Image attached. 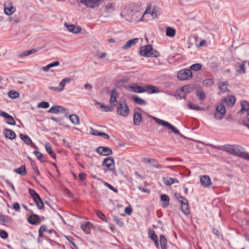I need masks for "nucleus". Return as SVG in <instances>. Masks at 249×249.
I'll use <instances>...</instances> for the list:
<instances>
[{
  "label": "nucleus",
  "instance_id": "obj_40",
  "mask_svg": "<svg viewBox=\"0 0 249 249\" xmlns=\"http://www.w3.org/2000/svg\"><path fill=\"white\" fill-rule=\"evenodd\" d=\"M188 107L190 109H193L196 110H204V108L202 107H200L198 106L194 105L191 103H189L188 105Z\"/></svg>",
  "mask_w": 249,
  "mask_h": 249
},
{
  "label": "nucleus",
  "instance_id": "obj_14",
  "mask_svg": "<svg viewBox=\"0 0 249 249\" xmlns=\"http://www.w3.org/2000/svg\"><path fill=\"white\" fill-rule=\"evenodd\" d=\"M0 116H3L6 119V123L9 124L14 125L16 124L13 117L7 113L0 111Z\"/></svg>",
  "mask_w": 249,
  "mask_h": 249
},
{
  "label": "nucleus",
  "instance_id": "obj_60",
  "mask_svg": "<svg viewBox=\"0 0 249 249\" xmlns=\"http://www.w3.org/2000/svg\"><path fill=\"white\" fill-rule=\"evenodd\" d=\"M51 119L53 120V121H55L59 125L62 124V119L61 118L51 117Z\"/></svg>",
  "mask_w": 249,
  "mask_h": 249
},
{
  "label": "nucleus",
  "instance_id": "obj_47",
  "mask_svg": "<svg viewBox=\"0 0 249 249\" xmlns=\"http://www.w3.org/2000/svg\"><path fill=\"white\" fill-rule=\"evenodd\" d=\"M213 79H207L203 81V84L205 87H211L213 84Z\"/></svg>",
  "mask_w": 249,
  "mask_h": 249
},
{
  "label": "nucleus",
  "instance_id": "obj_51",
  "mask_svg": "<svg viewBox=\"0 0 249 249\" xmlns=\"http://www.w3.org/2000/svg\"><path fill=\"white\" fill-rule=\"evenodd\" d=\"M168 128L171 129L172 131L174 133L178 134L181 137L183 136V135L179 132V130L176 127H175L173 125H172L171 124L169 125Z\"/></svg>",
  "mask_w": 249,
  "mask_h": 249
},
{
  "label": "nucleus",
  "instance_id": "obj_15",
  "mask_svg": "<svg viewBox=\"0 0 249 249\" xmlns=\"http://www.w3.org/2000/svg\"><path fill=\"white\" fill-rule=\"evenodd\" d=\"M200 181L202 186L204 188H207L211 184L210 178L207 175H203L200 177Z\"/></svg>",
  "mask_w": 249,
  "mask_h": 249
},
{
  "label": "nucleus",
  "instance_id": "obj_3",
  "mask_svg": "<svg viewBox=\"0 0 249 249\" xmlns=\"http://www.w3.org/2000/svg\"><path fill=\"white\" fill-rule=\"evenodd\" d=\"M117 113L118 115L126 117L129 113V109L125 102H119L117 108Z\"/></svg>",
  "mask_w": 249,
  "mask_h": 249
},
{
  "label": "nucleus",
  "instance_id": "obj_13",
  "mask_svg": "<svg viewBox=\"0 0 249 249\" xmlns=\"http://www.w3.org/2000/svg\"><path fill=\"white\" fill-rule=\"evenodd\" d=\"M97 152L101 155L109 156L112 154L111 149L108 147L100 146L96 149Z\"/></svg>",
  "mask_w": 249,
  "mask_h": 249
},
{
  "label": "nucleus",
  "instance_id": "obj_64",
  "mask_svg": "<svg viewBox=\"0 0 249 249\" xmlns=\"http://www.w3.org/2000/svg\"><path fill=\"white\" fill-rule=\"evenodd\" d=\"M242 157L249 160V153L244 152L242 153Z\"/></svg>",
  "mask_w": 249,
  "mask_h": 249
},
{
  "label": "nucleus",
  "instance_id": "obj_1",
  "mask_svg": "<svg viewBox=\"0 0 249 249\" xmlns=\"http://www.w3.org/2000/svg\"><path fill=\"white\" fill-rule=\"evenodd\" d=\"M130 88L132 91L135 93L146 92L148 94L156 93V87L150 85L141 86L136 84H133L130 86Z\"/></svg>",
  "mask_w": 249,
  "mask_h": 249
},
{
  "label": "nucleus",
  "instance_id": "obj_30",
  "mask_svg": "<svg viewBox=\"0 0 249 249\" xmlns=\"http://www.w3.org/2000/svg\"><path fill=\"white\" fill-rule=\"evenodd\" d=\"M132 98L134 102L138 105H145L146 104V102L144 100L139 97L137 95L133 96Z\"/></svg>",
  "mask_w": 249,
  "mask_h": 249
},
{
  "label": "nucleus",
  "instance_id": "obj_44",
  "mask_svg": "<svg viewBox=\"0 0 249 249\" xmlns=\"http://www.w3.org/2000/svg\"><path fill=\"white\" fill-rule=\"evenodd\" d=\"M114 6H115V4L114 3H109V4H107L105 6V10L107 12L111 13V11H114Z\"/></svg>",
  "mask_w": 249,
  "mask_h": 249
},
{
  "label": "nucleus",
  "instance_id": "obj_46",
  "mask_svg": "<svg viewBox=\"0 0 249 249\" xmlns=\"http://www.w3.org/2000/svg\"><path fill=\"white\" fill-rule=\"evenodd\" d=\"M10 218L8 216L3 215H0V223L2 224H6L9 222Z\"/></svg>",
  "mask_w": 249,
  "mask_h": 249
},
{
  "label": "nucleus",
  "instance_id": "obj_52",
  "mask_svg": "<svg viewBox=\"0 0 249 249\" xmlns=\"http://www.w3.org/2000/svg\"><path fill=\"white\" fill-rule=\"evenodd\" d=\"M49 107V104L47 102H41L38 104L37 107L42 108H47Z\"/></svg>",
  "mask_w": 249,
  "mask_h": 249
},
{
  "label": "nucleus",
  "instance_id": "obj_32",
  "mask_svg": "<svg viewBox=\"0 0 249 249\" xmlns=\"http://www.w3.org/2000/svg\"><path fill=\"white\" fill-rule=\"evenodd\" d=\"M71 80L72 79L70 77L63 79L59 84V88L60 91H61L64 89L66 84L70 83Z\"/></svg>",
  "mask_w": 249,
  "mask_h": 249
},
{
  "label": "nucleus",
  "instance_id": "obj_58",
  "mask_svg": "<svg viewBox=\"0 0 249 249\" xmlns=\"http://www.w3.org/2000/svg\"><path fill=\"white\" fill-rule=\"evenodd\" d=\"M8 233L3 230H0V237L2 239H6L8 237Z\"/></svg>",
  "mask_w": 249,
  "mask_h": 249
},
{
  "label": "nucleus",
  "instance_id": "obj_21",
  "mask_svg": "<svg viewBox=\"0 0 249 249\" xmlns=\"http://www.w3.org/2000/svg\"><path fill=\"white\" fill-rule=\"evenodd\" d=\"M3 134L6 138L10 140H14L16 138V134L15 133L10 129H5Z\"/></svg>",
  "mask_w": 249,
  "mask_h": 249
},
{
  "label": "nucleus",
  "instance_id": "obj_61",
  "mask_svg": "<svg viewBox=\"0 0 249 249\" xmlns=\"http://www.w3.org/2000/svg\"><path fill=\"white\" fill-rule=\"evenodd\" d=\"M89 222H87L85 224H82L81 226V228L85 231H87L89 229Z\"/></svg>",
  "mask_w": 249,
  "mask_h": 249
},
{
  "label": "nucleus",
  "instance_id": "obj_24",
  "mask_svg": "<svg viewBox=\"0 0 249 249\" xmlns=\"http://www.w3.org/2000/svg\"><path fill=\"white\" fill-rule=\"evenodd\" d=\"M176 33V30L171 27H167L165 29V35L169 37H174Z\"/></svg>",
  "mask_w": 249,
  "mask_h": 249
},
{
  "label": "nucleus",
  "instance_id": "obj_53",
  "mask_svg": "<svg viewBox=\"0 0 249 249\" xmlns=\"http://www.w3.org/2000/svg\"><path fill=\"white\" fill-rule=\"evenodd\" d=\"M148 234L151 239L156 244V234L155 233L154 231L149 230L148 231Z\"/></svg>",
  "mask_w": 249,
  "mask_h": 249
},
{
  "label": "nucleus",
  "instance_id": "obj_16",
  "mask_svg": "<svg viewBox=\"0 0 249 249\" xmlns=\"http://www.w3.org/2000/svg\"><path fill=\"white\" fill-rule=\"evenodd\" d=\"M245 63L246 61H244L242 63H237L235 66V69L236 71L239 74H244L246 72V69L245 68Z\"/></svg>",
  "mask_w": 249,
  "mask_h": 249
},
{
  "label": "nucleus",
  "instance_id": "obj_23",
  "mask_svg": "<svg viewBox=\"0 0 249 249\" xmlns=\"http://www.w3.org/2000/svg\"><path fill=\"white\" fill-rule=\"evenodd\" d=\"M160 200L162 203V206L163 208H166L169 205L170 198L167 195H161Z\"/></svg>",
  "mask_w": 249,
  "mask_h": 249
},
{
  "label": "nucleus",
  "instance_id": "obj_5",
  "mask_svg": "<svg viewBox=\"0 0 249 249\" xmlns=\"http://www.w3.org/2000/svg\"><path fill=\"white\" fill-rule=\"evenodd\" d=\"M224 148L228 153L235 155H238L241 157H242V153L244 152L240 151V146L236 145L227 144L225 145Z\"/></svg>",
  "mask_w": 249,
  "mask_h": 249
},
{
  "label": "nucleus",
  "instance_id": "obj_22",
  "mask_svg": "<svg viewBox=\"0 0 249 249\" xmlns=\"http://www.w3.org/2000/svg\"><path fill=\"white\" fill-rule=\"evenodd\" d=\"M134 124L139 125L142 122L141 113L136 111H135L133 116Z\"/></svg>",
  "mask_w": 249,
  "mask_h": 249
},
{
  "label": "nucleus",
  "instance_id": "obj_49",
  "mask_svg": "<svg viewBox=\"0 0 249 249\" xmlns=\"http://www.w3.org/2000/svg\"><path fill=\"white\" fill-rule=\"evenodd\" d=\"M196 95L199 100H203L206 97L205 93L201 90H197L196 91Z\"/></svg>",
  "mask_w": 249,
  "mask_h": 249
},
{
  "label": "nucleus",
  "instance_id": "obj_43",
  "mask_svg": "<svg viewBox=\"0 0 249 249\" xmlns=\"http://www.w3.org/2000/svg\"><path fill=\"white\" fill-rule=\"evenodd\" d=\"M8 96L12 99H16L19 97V94L18 92L14 90H10L8 93Z\"/></svg>",
  "mask_w": 249,
  "mask_h": 249
},
{
  "label": "nucleus",
  "instance_id": "obj_12",
  "mask_svg": "<svg viewBox=\"0 0 249 249\" xmlns=\"http://www.w3.org/2000/svg\"><path fill=\"white\" fill-rule=\"evenodd\" d=\"M4 11L6 15L11 16L15 11V8L13 6L12 2L7 1L4 5Z\"/></svg>",
  "mask_w": 249,
  "mask_h": 249
},
{
  "label": "nucleus",
  "instance_id": "obj_48",
  "mask_svg": "<svg viewBox=\"0 0 249 249\" xmlns=\"http://www.w3.org/2000/svg\"><path fill=\"white\" fill-rule=\"evenodd\" d=\"M157 123L162 126L167 127V128H168L169 125L170 124V123L158 118H157Z\"/></svg>",
  "mask_w": 249,
  "mask_h": 249
},
{
  "label": "nucleus",
  "instance_id": "obj_55",
  "mask_svg": "<svg viewBox=\"0 0 249 249\" xmlns=\"http://www.w3.org/2000/svg\"><path fill=\"white\" fill-rule=\"evenodd\" d=\"M113 220L118 225L120 226H122L124 225L123 222L119 219V218L116 216H113Z\"/></svg>",
  "mask_w": 249,
  "mask_h": 249
},
{
  "label": "nucleus",
  "instance_id": "obj_42",
  "mask_svg": "<svg viewBox=\"0 0 249 249\" xmlns=\"http://www.w3.org/2000/svg\"><path fill=\"white\" fill-rule=\"evenodd\" d=\"M34 201L36 202V205L39 209H42L44 208V203L40 196L39 199L36 198L35 200H34Z\"/></svg>",
  "mask_w": 249,
  "mask_h": 249
},
{
  "label": "nucleus",
  "instance_id": "obj_31",
  "mask_svg": "<svg viewBox=\"0 0 249 249\" xmlns=\"http://www.w3.org/2000/svg\"><path fill=\"white\" fill-rule=\"evenodd\" d=\"M182 204L183 205H181L182 211L185 214L187 215L190 213L188 200H185V203H183Z\"/></svg>",
  "mask_w": 249,
  "mask_h": 249
},
{
  "label": "nucleus",
  "instance_id": "obj_7",
  "mask_svg": "<svg viewBox=\"0 0 249 249\" xmlns=\"http://www.w3.org/2000/svg\"><path fill=\"white\" fill-rule=\"evenodd\" d=\"M102 166L107 167L109 171H115V161L112 157L105 158L102 162Z\"/></svg>",
  "mask_w": 249,
  "mask_h": 249
},
{
  "label": "nucleus",
  "instance_id": "obj_10",
  "mask_svg": "<svg viewBox=\"0 0 249 249\" xmlns=\"http://www.w3.org/2000/svg\"><path fill=\"white\" fill-rule=\"evenodd\" d=\"M236 102V98L234 96L228 95L221 100V103L229 107H232Z\"/></svg>",
  "mask_w": 249,
  "mask_h": 249
},
{
  "label": "nucleus",
  "instance_id": "obj_56",
  "mask_svg": "<svg viewBox=\"0 0 249 249\" xmlns=\"http://www.w3.org/2000/svg\"><path fill=\"white\" fill-rule=\"evenodd\" d=\"M183 90L184 93L186 95L191 91V87L190 86H185L181 88Z\"/></svg>",
  "mask_w": 249,
  "mask_h": 249
},
{
  "label": "nucleus",
  "instance_id": "obj_63",
  "mask_svg": "<svg viewBox=\"0 0 249 249\" xmlns=\"http://www.w3.org/2000/svg\"><path fill=\"white\" fill-rule=\"evenodd\" d=\"M90 132L92 135H95V136H99V133H101V132H99L98 130L94 129L92 128H90Z\"/></svg>",
  "mask_w": 249,
  "mask_h": 249
},
{
  "label": "nucleus",
  "instance_id": "obj_18",
  "mask_svg": "<svg viewBox=\"0 0 249 249\" xmlns=\"http://www.w3.org/2000/svg\"><path fill=\"white\" fill-rule=\"evenodd\" d=\"M118 96V93L116 89H113L111 91V96L109 100L110 105L115 106L117 105V98Z\"/></svg>",
  "mask_w": 249,
  "mask_h": 249
},
{
  "label": "nucleus",
  "instance_id": "obj_39",
  "mask_svg": "<svg viewBox=\"0 0 249 249\" xmlns=\"http://www.w3.org/2000/svg\"><path fill=\"white\" fill-rule=\"evenodd\" d=\"M20 18L18 17H8L6 21L12 23H18L20 21Z\"/></svg>",
  "mask_w": 249,
  "mask_h": 249
},
{
  "label": "nucleus",
  "instance_id": "obj_41",
  "mask_svg": "<svg viewBox=\"0 0 249 249\" xmlns=\"http://www.w3.org/2000/svg\"><path fill=\"white\" fill-rule=\"evenodd\" d=\"M34 154L36 157V158L41 161V162H45L46 161V159L45 156L40 152L38 151H35Z\"/></svg>",
  "mask_w": 249,
  "mask_h": 249
},
{
  "label": "nucleus",
  "instance_id": "obj_29",
  "mask_svg": "<svg viewBox=\"0 0 249 249\" xmlns=\"http://www.w3.org/2000/svg\"><path fill=\"white\" fill-rule=\"evenodd\" d=\"M14 171L21 176H24L26 175L27 172L26 170L25 165H23L21 166L20 167L15 169Z\"/></svg>",
  "mask_w": 249,
  "mask_h": 249
},
{
  "label": "nucleus",
  "instance_id": "obj_2",
  "mask_svg": "<svg viewBox=\"0 0 249 249\" xmlns=\"http://www.w3.org/2000/svg\"><path fill=\"white\" fill-rule=\"evenodd\" d=\"M141 4L137 3V6H136V8H132L131 10V12L132 13V14H137L138 15H142V16H145L146 14H149L151 16H153L154 14L155 7L154 9L151 10V5L150 4H148L146 9L144 11L143 9L141 7Z\"/></svg>",
  "mask_w": 249,
  "mask_h": 249
},
{
  "label": "nucleus",
  "instance_id": "obj_4",
  "mask_svg": "<svg viewBox=\"0 0 249 249\" xmlns=\"http://www.w3.org/2000/svg\"><path fill=\"white\" fill-rule=\"evenodd\" d=\"M178 78L181 81L190 80L192 78V72L190 69H183L177 73Z\"/></svg>",
  "mask_w": 249,
  "mask_h": 249
},
{
  "label": "nucleus",
  "instance_id": "obj_35",
  "mask_svg": "<svg viewBox=\"0 0 249 249\" xmlns=\"http://www.w3.org/2000/svg\"><path fill=\"white\" fill-rule=\"evenodd\" d=\"M69 118L71 122L74 124L77 125L79 124V119L77 115L75 114H71L69 116Z\"/></svg>",
  "mask_w": 249,
  "mask_h": 249
},
{
  "label": "nucleus",
  "instance_id": "obj_27",
  "mask_svg": "<svg viewBox=\"0 0 249 249\" xmlns=\"http://www.w3.org/2000/svg\"><path fill=\"white\" fill-rule=\"evenodd\" d=\"M45 148L47 152L54 159H56V154L53 152L50 144L49 142L45 143Z\"/></svg>",
  "mask_w": 249,
  "mask_h": 249
},
{
  "label": "nucleus",
  "instance_id": "obj_26",
  "mask_svg": "<svg viewBox=\"0 0 249 249\" xmlns=\"http://www.w3.org/2000/svg\"><path fill=\"white\" fill-rule=\"evenodd\" d=\"M126 20L130 23H136L139 21H142L143 20V17H127Z\"/></svg>",
  "mask_w": 249,
  "mask_h": 249
},
{
  "label": "nucleus",
  "instance_id": "obj_25",
  "mask_svg": "<svg viewBox=\"0 0 249 249\" xmlns=\"http://www.w3.org/2000/svg\"><path fill=\"white\" fill-rule=\"evenodd\" d=\"M164 183L167 186L171 185L174 183H178V181L176 179L172 178H163Z\"/></svg>",
  "mask_w": 249,
  "mask_h": 249
},
{
  "label": "nucleus",
  "instance_id": "obj_20",
  "mask_svg": "<svg viewBox=\"0 0 249 249\" xmlns=\"http://www.w3.org/2000/svg\"><path fill=\"white\" fill-rule=\"evenodd\" d=\"M67 109L61 106H54L52 107L49 110L48 112L52 113H58L60 112H65Z\"/></svg>",
  "mask_w": 249,
  "mask_h": 249
},
{
  "label": "nucleus",
  "instance_id": "obj_28",
  "mask_svg": "<svg viewBox=\"0 0 249 249\" xmlns=\"http://www.w3.org/2000/svg\"><path fill=\"white\" fill-rule=\"evenodd\" d=\"M160 242L161 249H167V240L166 237L162 234L160 237Z\"/></svg>",
  "mask_w": 249,
  "mask_h": 249
},
{
  "label": "nucleus",
  "instance_id": "obj_62",
  "mask_svg": "<svg viewBox=\"0 0 249 249\" xmlns=\"http://www.w3.org/2000/svg\"><path fill=\"white\" fill-rule=\"evenodd\" d=\"M38 50L37 49L33 48L31 50L26 51V52H27V55H29L31 54L36 53V52H38Z\"/></svg>",
  "mask_w": 249,
  "mask_h": 249
},
{
  "label": "nucleus",
  "instance_id": "obj_33",
  "mask_svg": "<svg viewBox=\"0 0 249 249\" xmlns=\"http://www.w3.org/2000/svg\"><path fill=\"white\" fill-rule=\"evenodd\" d=\"M38 218L37 215L33 214L28 218V222L32 225H35L37 223Z\"/></svg>",
  "mask_w": 249,
  "mask_h": 249
},
{
  "label": "nucleus",
  "instance_id": "obj_57",
  "mask_svg": "<svg viewBox=\"0 0 249 249\" xmlns=\"http://www.w3.org/2000/svg\"><path fill=\"white\" fill-rule=\"evenodd\" d=\"M104 107H104V108H103V110H104L105 111L110 112L113 110L114 107L110 105L109 106L104 105Z\"/></svg>",
  "mask_w": 249,
  "mask_h": 249
},
{
  "label": "nucleus",
  "instance_id": "obj_11",
  "mask_svg": "<svg viewBox=\"0 0 249 249\" xmlns=\"http://www.w3.org/2000/svg\"><path fill=\"white\" fill-rule=\"evenodd\" d=\"M64 26L69 32L75 34L79 33L82 30L81 27L80 26L70 24L67 22L64 23Z\"/></svg>",
  "mask_w": 249,
  "mask_h": 249
},
{
  "label": "nucleus",
  "instance_id": "obj_50",
  "mask_svg": "<svg viewBox=\"0 0 249 249\" xmlns=\"http://www.w3.org/2000/svg\"><path fill=\"white\" fill-rule=\"evenodd\" d=\"M190 70L194 71H197L201 69V65L199 63H196L190 67Z\"/></svg>",
  "mask_w": 249,
  "mask_h": 249
},
{
  "label": "nucleus",
  "instance_id": "obj_36",
  "mask_svg": "<svg viewBox=\"0 0 249 249\" xmlns=\"http://www.w3.org/2000/svg\"><path fill=\"white\" fill-rule=\"evenodd\" d=\"M241 109L238 112L241 113L243 111H247L249 109V103L246 101H243L241 102Z\"/></svg>",
  "mask_w": 249,
  "mask_h": 249
},
{
  "label": "nucleus",
  "instance_id": "obj_9",
  "mask_svg": "<svg viewBox=\"0 0 249 249\" xmlns=\"http://www.w3.org/2000/svg\"><path fill=\"white\" fill-rule=\"evenodd\" d=\"M152 47L150 45L142 46L140 50V53L142 56L150 57L153 54Z\"/></svg>",
  "mask_w": 249,
  "mask_h": 249
},
{
  "label": "nucleus",
  "instance_id": "obj_37",
  "mask_svg": "<svg viewBox=\"0 0 249 249\" xmlns=\"http://www.w3.org/2000/svg\"><path fill=\"white\" fill-rule=\"evenodd\" d=\"M59 65V62L58 61L53 62L49 64L43 68V71H47L50 68L57 66Z\"/></svg>",
  "mask_w": 249,
  "mask_h": 249
},
{
  "label": "nucleus",
  "instance_id": "obj_6",
  "mask_svg": "<svg viewBox=\"0 0 249 249\" xmlns=\"http://www.w3.org/2000/svg\"><path fill=\"white\" fill-rule=\"evenodd\" d=\"M226 109V107L221 103L216 106V111L214 114V118L216 120H221L225 116Z\"/></svg>",
  "mask_w": 249,
  "mask_h": 249
},
{
  "label": "nucleus",
  "instance_id": "obj_45",
  "mask_svg": "<svg viewBox=\"0 0 249 249\" xmlns=\"http://www.w3.org/2000/svg\"><path fill=\"white\" fill-rule=\"evenodd\" d=\"M29 193L30 196L33 198L34 200H35L36 198L39 199V195L38 194H37L34 190L32 189H29Z\"/></svg>",
  "mask_w": 249,
  "mask_h": 249
},
{
  "label": "nucleus",
  "instance_id": "obj_8",
  "mask_svg": "<svg viewBox=\"0 0 249 249\" xmlns=\"http://www.w3.org/2000/svg\"><path fill=\"white\" fill-rule=\"evenodd\" d=\"M87 7L93 8L100 5L104 0H80Z\"/></svg>",
  "mask_w": 249,
  "mask_h": 249
},
{
  "label": "nucleus",
  "instance_id": "obj_59",
  "mask_svg": "<svg viewBox=\"0 0 249 249\" xmlns=\"http://www.w3.org/2000/svg\"><path fill=\"white\" fill-rule=\"evenodd\" d=\"M104 184L105 185V186H106L107 187H108L111 190L113 191L114 192H115V193L118 192L117 189L115 188L113 186H112L110 184H109L106 182H104Z\"/></svg>",
  "mask_w": 249,
  "mask_h": 249
},
{
  "label": "nucleus",
  "instance_id": "obj_38",
  "mask_svg": "<svg viewBox=\"0 0 249 249\" xmlns=\"http://www.w3.org/2000/svg\"><path fill=\"white\" fill-rule=\"evenodd\" d=\"M175 96L177 99H181L184 98L186 96V94L184 93L183 90L180 89L177 90L175 93Z\"/></svg>",
  "mask_w": 249,
  "mask_h": 249
},
{
  "label": "nucleus",
  "instance_id": "obj_19",
  "mask_svg": "<svg viewBox=\"0 0 249 249\" xmlns=\"http://www.w3.org/2000/svg\"><path fill=\"white\" fill-rule=\"evenodd\" d=\"M228 86L229 82L228 81L219 82L218 83V88L219 92L225 93L227 91H230L227 88Z\"/></svg>",
  "mask_w": 249,
  "mask_h": 249
},
{
  "label": "nucleus",
  "instance_id": "obj_34",
  "mask_svg": "<svg viewBox=\"0 0 249 249\" xmlns=\"http://www.w3.org/2000/svg\"><path fill=\"white\" fill-rule=\"evenodd\" d=\"M19 137L27 145H31L33 142L31 139L27 135L20 134Z\"/></svg>",
  "mask_w": 249,
  "mask_h": 249
},
{
  "label": "nucleus",
  "instance_id": "obj_54",
  "mask_svg": "<svg viewBox=\"0 0 249 249\" xmlns=\"http://www.w3.org/2000/svg\"><path fill=\"white\" fill-rule=\"evenodd\" d=\"M97 216L104 221H107V218L105 215L100 211L97 212Z\"/></svg>",
  "mask_w": 249,
  "mask_h": 249
},
{
  "label": "nucleus",
  "instance_id": "obj_17",
  "mask_svg": "<svg viewBox=\"0 0 249 249\" xmlns=\"http://www.w3.org/2000/svg\"><path fill=\"white\" fill-rule=\"evenodd\" d=\"M139 41L138 38H134L126 42L125 44L122 46V49L126 50L130 49L132 46L135 45Z\"/></svg>",
  "mask_w": 249,
  "mask_h": 249
}]
</instances>
